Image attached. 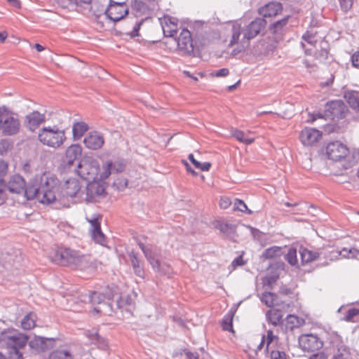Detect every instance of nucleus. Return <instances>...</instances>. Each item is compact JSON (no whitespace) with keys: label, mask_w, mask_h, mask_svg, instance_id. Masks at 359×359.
<instances>
[{"label":"nucleus","mask_w":359,"mask_h":359,"mask_svg":"<svg viewBox=\"0 0 359 359\" xmlns=\"http://www.w3.org/2000/svg\"><path fill=\"white\" fill-rule=\"evenodd\" d=\"M59 180L50 173L45 172L36 175L25 187L22 193L27 200L37 199L43 204L50 205L55 202V191L58 189Z\"/></svg>","instance_id":"1"},{"label":"nucleus","mask_w":359,"mask_h":359,"mask_svg":"<svg viewBox=\"0 0 359 359\" xmlns=\"http://www.w3.org/2000/svg\"><path fill=\"white\" fill-rule=\"evenodd\" d=\"M52 262L73 269H84L90 265L88 255L69 248L59 247L50 256Z\"/></svg>","instance_id":"2"},{"label":"nucleus","mask_w":359,"mask_h":359,"mask_svg":"<svg viewBox=\"0 0 359 359\" xmlns=\"http://www.w3.org/2000/svg\"><path fill=\"white\" fill-rule=\"evenodd\" d=\"M266 26V21L263 18H257L243 29L239 25H233L231 39L229 46H233L235 44H238L242 49L248 48L250 45V40L264 30Z\"/></svg>","instance_id":"3"},{"label":"nucleus","mask_w":359,"mask_h":359,"mask_svg":"<svg viewBox=\"0 0 359 359\" xmlns=\"http://www.w3.org/2000/svg\"><path fill=\"white\" fill-rule=\"evenodd\" d=\"M81 185L78 180L69 179L55 191V202L54 205L57 209L69 207V199L79 196L81 192Z\"/></svg>","instance_id":"4"},{"label":"nucleus","mask_w":359,"mask_h":359,"mask_svg":"<svg viewBox=\"0 0 359 359\" xmlns=\"http://www.w3.org/2000/svg\"><path fill=\"white\" fill-rule=\"evenodd\" d=\"M29 340L27 334L13 327L4 329L0 332V346L10 349H22L26 346Z\"/></svg>","instance_id":"5"},{"label":"nucleus","mask_w":359,"mask_h":359,"mask_svg":"<svg viewBox=\"0 0 359 359\" xmlns=\"http://www.w3.org/2000/svg\"><path fill=\"white\" fill-rule=\"evenodd\" d=\"M38 140L43 145L57 149L66 140L65 131L57 126L43 127L39 130Z\"/></svg>","instance_id":"6"},{"label":"nucleus","mask_w":359,"mask_h":359,"mask_svg":"<svg viewBox=\"0 0 359 359\" xmlns=\"http://www.w3.org/2000/svg\"><path fill=\"white\" fill-rule=\"evenodd\" d=\"M20 123L17 118L5 107L0 108V130L8 135L16 134L20 130Z\"/></svg>","instance_id":"7"},{"label":"nucleus","mask_w":359,"mask_h":359,"mask_svg":"<svg viewBox=\"0 0 359 359\" xmlns=\"http://www.w3.org/2000/svg\"><path fill=\"white\" fill-rule=\"evenodd\" d=\"M100 171V165L95 160H83L78 163L76 172L82 179L95 180Z\"/></svg>","instance_id":"8"},{"label":"nucleus","mask_w":359,"mask_h":359,"mask_svg":"<svg viewBox=\"0 0 359 359\" xmlns=\"http://www.w3.org/2000/svg\"><path fill=\"white\" fill-rule=\"evenodd\" d=\"M126 165V161L121 158H117L114 160H107L102 164L100 179L105 180L113 173L123 172Z\"/></svg>","instance_id":"9"},{"label":"nucleus","mask_w":359,"mask_h":359,"mask_svg":"<svg viewBox=\"0 0 359 359\" xmlns=\"http://www.w3.org/2000/svg\"><path fill=\"white\" fill-rule=\"evenodd\" d=\"M325 112L327 117L334 121L344 118L348 112V108L342 100H332L326 104Z\"/></svg>","instance_id":"10"},{"label":"nucleus","mask_w":359,"mask_h":359,"mask_svg":"<svg viewBox=\"0 0 359 359\" xmlns=\"http://www.w3.org/2000/svg\"><path fill=\"white\" fill-rule=\"evenodd\" d=\"M349 153L346 145L340 142H330L326 147V154L329 159L334 161L344 158Z\"/></svg>","instance_id":"11"},{"label":"nucleus","mask_w":359,"mask_h":359,"mask_svg":"<svg viewBox=\"0 0 359 359\" xmlns=\"http://www.w3.org/2000/svg\"><path fill=\"white\" fill-rule=\"evenodd\" d=\"M128 13V9L125 3H118L110 0L107 9V17L111 21L117 22L123 19Z\"/></svg>","instance_id":"12"},{"label":"nucleus","mask_w":359,"mask_h":359,"mask_svg":"<svg viewBox=\"0 0 359 359\" xmlns=\"http://www.w3.org/2000/svg\"><path fill=\"white\" fill-rule=\"evenodd\" d=\"M299 345L301 348L307 352H315L320 350L323 342L319 337L313 334H304L299 337Z\"/></svg>","instance_id":"13"},{"label":"nucleus","mask_w":359,"mask_h":359,"mask_svg":"<svg viewBox=\"0 0 359 359\" xmlns=\"http://www.w3.org/2000/svg\"><path fill=\"white\" fill-rule=\"evenodd\" d=\"M177 48L184 55H191L194 52L193 39L191 32L183 29L177 39Z\"/></svg>","instance_id":"14"},{"label":"nucleus","mask_w":359,"mask_h":359,"mask_svg":"<svg viewBox=\"0 0 359 359\" xmlns=\"http://www.w3.org/2000/svg\"><path fill=\"white\" fill-rule=\"evenodd\" d=\"M86 201L88 202H97L105 194V189L101 183L93 181L90 182L86 189Z\"/></svg>","instance_id":"15"},{"label":"nucleus","mask_w":359,"mask_h":359,"mask_svg":"<svg viewBox=\"0 0 359 359\" xmlns=\"http://www.w3.org/2000/svg\"><path fill=\"white\" fill-rule=\"evenodd\" d=\"M55 339L53 338H46L39 336H34L27 343L31 349L38 352H44L54 346Z\"/></svg>","instance_id":"16"},{"label":"nucleus","mask_w":359,"mask_h":359,"mask_svg":"<svg viewBox=\"0 0 359 359\" xmlns=\"http://www.w3.org/2000/svg\"><path fill=\"white\" fill-rule=\"evenodd\" d=\"M322 137V132L313 128H305L299 134V140L304 146H313Z\"/></svg>","instance_id":"17"},{"label":"nucleus","mask_w":359,"mask_h":359,"mask_svg":"<svg viewBox=\"0 0 359 359\" xmlns=\"http://www.w3.org/2000/svg\"><path fill=\"white\" fill-rule=\"evenodd\" d=\"M46 122L45 113L33 111L25 117V126L30 131H35L42 123Z\"/></svg>","instance_id":"18"},{"label":"nucleus","mask_w":359,"mask_h":359,"mask_svg":"<svg viewBox=\"0 0 359 359\" xmlns=\"http://www.w3.org/2000/svg\"><path fill=\"white\" fill-rule=\"evenodd\" d=\"M82 155V147L79 144L69 146L65 152L63 158V163L66 166L73 165L74 162L78 161Z\"/></svg>","instance_id":"19"},{"label":"nucleus","mask_w":359,"mask_h":359,"mask_svg":"<svg viewBox=\"0 0 359 359\" xmlns=\"http://www.w3.org/2000/svg\"><path fill=\"white\" fill-rule=\"evenodd\" d=\"M104 143L102 135L97 132L89 133L83 140L84 145L89 149L97 150L100 149Z\"/></svg>","instance_id":"20"},{"label":"nucleus","mask_w":359,"mask_h":359,"mask_svg":"<svg viewBox=\"0 0 359 359\" xmlns=\"http://www.w3.org/2000/svg\"><path fill=\"white\" fill-rule=\"evenodd\" d=\"M161 27L163 34L166 37H173L177 32V19L164 16L161 20Z\"/></svg>","instance_id":"21"},{"label":"nucleus","mask_w":359,"mask_h":359,"mask_svg":"<svg viewBox=\"0 0 359 359\" xmlns=\"http://www.w3.org/2000/svg\"><path fill=\"white\" fill-rule=\"evenodd\" d=\"M289 18L290 16L287 15L283 19L275 22L270 25L269 30L271 33L276 36L275 37L276 41L282 39L283 35L286 31Z\"/></svg>","instance_id":"22"},{"label":"nucleus","mask_w":359,"mask_h":359,"mask_svg":"<svg viewBox=\"0 0 359 359\" xmlns=\"http://www.w3.org/2000/svg\"><path fill=\"white\" fill-rule=\"evenodd\" d=\"M25 180L19 175H13L9 180L8 184L4 188L11 193L20 194L22 193L25 187Z\"/></svg>","instance_id":"23"},{"label":"nucleus","mask_w":359,"mask_h":359,"mask_svg":"<svg viewBox=\"0 0 359 359\" xmlns=\"http://www.w3.org/2000/svg\"><path fill=\"white\" fill-rule=\"evenodd\" d=\"M282 4L279 2H269L259 9V13L264 18L273 17L281 13Z\"/></svg>","instance_id":"24"},{"label":"nucleus","mask_w":359,"mask_h":359,"mask_svg":"<svg viewBox=\"0 0 359 359\" xmlns=\"http://www.w3.org/2000/svg\"><path fill=\"white\" fill-rule=\"evenodd\" d=\"M260 300L268 307H273L275 306H281L283 308L285 307L284 302L279 299L277 294L271 292H265L262 294Z\"/></svg>","instance_id":"25"},{"label":"nucleus","mask_w":359,"mask_h":359,"mask_svg":"<svg viewBox=\"0 0 359 359\" xmlns=\"http://www.w3.org/2000/svg\"><path fill=\"white\" fill-rule=\"evenodd\" d=\"M131 266L133 267L135 274L140 278H144V270L142 264V261L138 257V253L134 251H131L128 254Z\"/></svg>","instance_id":"26"},{"label":"nucleus","mask_w":359,"mask_h":359,"mask_svg":"<svg viewBox=\"0 0 359 359\" xmlns=\"http://www.w3.org/2000/svg\"><path fill=\"white\" fill-rule=\"evenodd\" d=\"M305 324V320L297 316L290 314L285 318V330L286 332L292 331L295 328L302 327Z\"/></svg>","instance_id":"27"},{"label":"nucleus","mask_w":359,"mask_h":359,"mask_svg":"<svg viewBox=\"0 0 359 359\" xmlns=\"http://www.w3.org/2000/svg\"><path fill=\"white\" fill-rule=\"evenodd\" d=\"M335 338L336 343L339 341L340 344L336 345L337 347V353L332 359H352L349 348L342 344L341 337L339 335L336 334Z\"/></svg>","instance_id":"28"},{"label":"nucleus","mask_w":359,"mask_h":359,"mask_svg":"<svg viewBox=\"0 0 359 359\" xmlns=\"http://www.w3.org/2000/svg\"><path fill=\"white\" fill-rule=\"evenodd\" d=\"M283 317L281 310L278 309H271L266 313L268 321L274 326L280 325L283 323Z\"/></svg>","instance_id":"29"},{"label":"nucleus","mask_w":359,"mask_h":359,"mask_svg":"<svg viewBox=\"0 0 359 359\" xmlns=\"http://www.w3.org/2000/svg\"><path fill=\"white\" fill-rule=\"evenodd\" d=\"M270 348L267 349L266 348L265 352L266 356L269 357L270 359H287L288 356L285 353V351L280 349L279 346L276 344L275 346H272L269 347Z\"/></svg>","instance_id":"30"},{"label":"nucleus","mask_w":359,"mask_h":359,"mask_svg":"<svg viewBox=\"0 0 359 359\" xmlns=\"http://www.w3.org/2000/svg\"><path fill=\"white\" fill-rule=\"evenodd\" d=\"M299 254L302 264L311 262L319 257V253L318 252H313L304 248H300Z\"/></svg>","instance_id":"31"},{"label":"nucleus","mask_w":359,"mask_h":359,"mask_svg":"<svg viewBox=\"0 0 359 359\" xmlns=\"http://www.w3.org/2000/svg\"><path fill=\"white\" fill-rule=\"evenodd\" d=\"M88 130V126L83 121L74 123L72 126V133L74 140H79Z\"/></svg>","instance_id":"32"},{"label":"nucleus","mask_w":359,"mask_h":359,"mask_svg":"<svg viewBox=\"0 0 359 359\" xmlns=\"http://www.w3.org/2000/svg\"><path fill=\"white\" fill-rule=\"evenodd\" d=\"M215 228L225 236L231 237L235 233V226L233 224L225 223L222 221H217Z\"/></svg>","instance_id":"33"},{"label":"nucleus","mask_w":359,"mask_h":359,"mask_svg":"<svg viewBox=\"0 0 359 359\" xmlns=\"http://www.w3.org/2000/svg\"><path fill=\"white\" fill-rule=\"evenodd\" d=\"M36 315L30 312L27 314L21 321V327L23 330H29L36 326Z\"/></svg>","instance_id":"34"},{"label":"nucleus","mask_w":359,"mask_h":359,"mask_svg":"<svg viewBox=\"0 0 359 359\" xmlns=\"http://www.w3.org/2000/svg\"><path fill=\"white\" fill-rule=\"evenodd\" d=\"M231 135L232 137L236 138L238 141L247 145L251 144L255 141L254 137H249L243 131L238 129L232 130Z\"/></svg>","instance_id":"35"},{"label":"nucleus","mask_w":359,"mask_h":359,"mask_svg":"<svg viewBox=\"0 0 359 359\" xmlns=\"http://www.w3.org/2000/svg\"><path fill=\"white\" fill-rule=\"evenodd\" d=\"M88 337L91 340L92 343L97 345L100 348L104 349L107 346L106 339L102 337L97 331L93 330L89 332Z\"/></svg>","instance_id":"36"},{"label":"nucleus","mask_w":359,"mask_h":359,"mask_svg":"<svg viewBox=\"0 0 359 359\" xmlns=\"http://www.w3.org/2000/svg\"><path fill=\"white\" fill-rule=\"evenodd\" d=\"M344 97L351 108L359 111V97L357 92H346Z\"/></svg>","instance_id":"37"},{"label":"nucleus","mask_w":359,"mask_h":359,"mask_svg":"<svg viewBox=\"0 0 359 359\" xmlns=\"http://www.w3.org/2000/svg\"><path fill=\"white\" fill-rule=\"evenodd\" d=\"M131 8L136 15L145 13L148 9L147 5L141 0H133Z\"/></svg>","instance_id":"38"},{"label":"nucleus","mask_w":359,"mask_h":359,"mask_svg":"<svg viewBox=\"0 0 359 359\" xmlns=\"http://www.w3.org/2000/svg\"><path fill=\"white\" fill-rule=\"evenodd\" d=\"M282 248L278 246H273L266 249L262 253V257L266 259L275 258L280 256Z\"/></svg>","instance_id":"39"},{"label":"nucleus","mask_w":359,"mask_h":359,"mask_svg":"<svg viewBox=\"0 0 359 359\" xmlns=\"http://www.w3.org/2000/svg\"><path fill=\"white\" fill-rule=\"evenodd\" d=\"M328 45L326 42L320 43V49L318 50L315 54V58L320 61H325L327 59L329 55Z\"/></svg>","instance_id":"40"},{"label":"nucleus","mask_w":359,"mask_h":359,"mask_svg":"<svg viewBox=\"0 0 359 359\" xmlns=\"http://www.w3.org/2000/svg\"><path fill=\"white\" fill-rule=\"evenodd\" d=\"M49 359H73L72 353L67 350H55L49 355Z\"/></svg>","instance_id":"41"},{"label":"nucleus","mask_w":359,"mask_h":359,"mask_svg":"<svg viewBox=\"0 0 359 359\" xmlns=\"http://www.w3.org/2000/svg\"><path fill=\"white\" fill-rule=\"evenodd\" d=\"M234 316L233 311H229L223 318L222 327L225 331H233L232 321Z\"/></svg>","instance_id":"42"},{"label":"nucleus","mask_w":359,"mask_h":359,"mask_svg":"<svg viewBox=\"0 0 359 359\" xmlns=\"http://www.w3.org/2000/svg\"><path fill=\"white\" fill-rule=\"evenodd\" d=\"M94 311L98 313L103 315L110 316L113 312L112 307L110 303L105 302L104 300L101 302L99 306L94 308Z\"/></svg>","instance_id":"43"},{"label":"nucleus","mask_w":359,"mask_h":359,"mask_svg":"<svg viewBox=\"0 0 359 359\" xmlns=\"http://www.w3.org/2000/svg\"><path fill=\"white\" fill-rule=\"evenodd\" d=\"M107 9L104 5L100 4L97 1H94L90 7V11L96 18H99L102 15H107Z\"/></svg>","instance_id":"44"},{"label":"nucleus","mask_w":359,"mask_h":359,"mask_svg":"<svg viewBox=\"0 0 359 359\" xmlns=\"http://www.w3.org/2000/svg\"><path fill=\"white\" fill-rule=\"evenodd\" d=\"M102 216L100 214H94L90 218H87L88 222L90 224L92 230H100V224Z\"/></svg>","instance_id":"45"},{"label":"nucleus","mask_w":359,"mask_h":359,"mask_svg":"<svg viewBox=\"0 0 359 359\" xmlns=\"http://www.w3.org/2000/svg\"><path fill=\"white\" fill-rule=\"evenodd\" d=\"M137 243L140 248L142 250L144 257H149V256H153L156 255L155 252L153 250V245H145L140 240L137 239Z\"/></svg>","instance_id":"46"},{"label":"nucleus","mask_w":359,"mask_h":359,"mask_svg":"<svg viewBox=\"0 0 359 359\" xmlns=\"http://www.w3.org/2000/svg\"><path fill=\"white\" fill-rule=\"evenodd\" d=\"M87 298L90 303L99 306L101 302L103 301L104 296L102 294L97 292H89Z\"/></svg>","instance_id":"47"},{"label":"nucleus","mask_w":359,"mask_h":359,"mask_svg":"<svg viewBox=\"0 0 359 359\" xmlns=\"http://www.w3.org/2000/svg\"><path fill=\"white\" fill-rule=\"evenodd\" d=\"M92 238L97 243L104 245L106 243V237L102 233L101 228L100 230H92L91 231Z\"/></svg>","instance_id":"48"},{"label":"nucleus","mask_w":359,"mask_h":359,"mask_svg":"<svg viewBox=\"0 0 359 359\" xmlns=\"http://www.w3.org/2000/svg\"><path fill=\"white\" fill-rule=\"evenodd\" d=\"M279 276L276 274H269L262 278V283L264 286H266L272 289L273 285L278 280Z\"/></svg>","instance_id":"49"},{"label":"nucleus","mask_w":359,"mask_h":359,"mask_svg":"<svg viewBox=\"0 0 359 359\" xmlns=\"http://www.w3.org/2000/svg\"><path fill=\"white\" fill-rule=\"evenodd\" d=\"M13 142L8 139H4L0 141V154L4 155L13 148Z\"/></svg>","instance_id":"50"},{"label":"nucleus","mask_w":359,"mask_h":359,"mask_svg":"<svg viewBox=\"0 0 359 359\" xmlns=\"http://www.w3.org/2000/svg\"><path fill=\"white\" fill-rule=\"evenodd\" d=\"M285 260L292 266H294L297 263V250L290 248L285 256Z\"/></svg>","instance_id":"51"},{"label":"nucleus","mask_w":359,"mask_h":359,"mask_svg":"<svg viewBox=\"0 0 359 359\" xmlns=\"http://www.w3.org/2000/svg\"><path fill=\"white\" fill-rule=\"evenodd\" d=\"M234 210H237L243 212H247L248 214L252 213V211L248 208L244 201L240 199H236L234 203Z\"/></svg>","instance_id":"52"},{"label":"nucleus","mask_w":359,"mask_h":359,"mask_svg":"<svg viewBox=\"0 0 359 359\" xmlns=\"http://www.w3.org/2000/svg\"><path fill=\"white\" fill-rule=\"evenodd\" d=\"M359 315V309L357 308L349 309L346 311V314L344 317V320L348 322H354L355 317Z\"/></svg>","instance_id":"53"},{"label":"nucleus","mask_w":359,"mask_h":359,"mask_svg":"<svg viewBox=\"0 0 359 359\" xmlns=\"http://www.w3.org/2000/svg\"><path fill=\"white\" fill-rule=\"evenodd\" d=\"M277 340L278 337H276L273 334V332L272 330H269L267 331V336H266V347L267 349L270 348L269 347L272 346H275L276 344H277Z\"/></svg>","instance_id":"54"},{"label":"nucleus","mask_w":359,"mask_h":359,"mask_svg":"<svg viewBox=\"0 0 359 359\" xmlns=\"http://www.w3.org/2000/svg\"><path fill=\"white\" fill-rule=\"evenodd\" d=\"M302 39L313 46H315L317 42V40L316 39V34L311 33L309 31L303 34Z\"/></svg>","instance_id":"55"},{"label":"nucleus","mask_w":359,"mask_h":359,"mask_svg":"<svg viewBox=\"0 0 359 359\" xmlns=\"http://www.w3.org/2000/svg\"><path fill=\"white\" fill-rule=\"evenodd\" d=\"M339 1L341 10L347 12L352 8L354 0H339Z\"/></svg>","instance_id":"56"},{"label":"nucleus","mask_w":359,"mask_h":359,"mask_svg":"<svg viewBox=\"0 0 359 359\" xmlns=\"http://www.w3.org/2000/svg\"><path fill=\"white\" fill-rule=\"evenodd\" d=\"M117 306L120 309L123 308L125 305H131L133 299L130 297L127 296L126 297H121L119 300H117Z\"/></svg>","instance_id":"57"},{"label":"nucleus","mask_w":359,"mask_h":359,"mask_svg":"<svg viewBox=\"0 0 359 359\" xmlns=\"http://www.w3.org/2000/svg\"><path fill=\"white\" fill-rule=\"evenodd\" d=\"M157 272L161 273L163 275L169 274L171 273V267L167 263H161L160 262V267L158 269L155 270Z\"/></svg>","instance_id":"58"},{"label":"nucleus","mask_w":359,"mask_h":359,"mask_svg":"<svg viewBox=\"0 0 359 359\" xmlns=\"http://www.w3.org/2000/svg\"><path fill=\"white\" fill-rule=\"evenodd\" d=\"M21 349H10L8 359H23Z\"/></svg>","instance_id":"59"},{"label":"nucleus","mask_w":359,"mask_h":359,"mask_svg":"<svg viewBox=\"0 0 359 359\" xmlns=\"http://www.w3.org/2000/svg\"><path fill=\"white\" fill-rule=\"evenodd\" d=\"M149 263L151 265L152 269L155 271L156 269H158L160 267V260L156 258V255L153 256H149V257L146 258Z\"/></svg>","instance_id":"60"},{"label":"nucleus","mask_w":359,"mask_h":359,"mask_svg":"<svg viewBox=\"0 0 359 359\" xmlns=\"http://www.w3.org/2000/svg\"><path fill=\"white\" fill-rule=\"evenodd\" d=\"M128 180L126 178L117 179L114 181V184L116 186L118 190H123L128 186Z\"/></svg>","instance_id":"61"},{"label":"nucleus","mask_w":359,"mask_h":359,"mask_svg":"<svg viewBox=\"0 0 359 359\" xmlns=\"http://www.w3.org/2000/svg\"><path fill=\"white\" fill-rule=\"evenodd\" d=\"M144 20H142L135 23L133 31L130 33V36L131 38H134L135 36H139V30L140 29L141 25H142Z\"/></svg>","instance_id":"62"},{"label":"nucleus","mask_w":359,"mask_h":359,"mask_svg":"<svg viewBox=\"0 0 359 359\" xmlns=\"http://www.w3.org/2000/svg\"><path fill=\"white\" fill-rule=\"evenodd\" d=\"M245 264V262L243 260V256L240 255L231 262V266L233 269H236L237 266H243Z\"/></svg>","instance_id":"63"},{"label":"nucleus","mask_w":359,"mask_h":359,"mask_svg":"<svg viewBox=\"0 0 359 359\" xmlns=\"http://www.w3.org/2000/svg\"><path fill=\"white\" fill-rule=\"evenodd\" d=\"M351 62L353 67L359 69V51H356L352 55Z\"/></svg>","instance_id":"64"}]
</instances>
